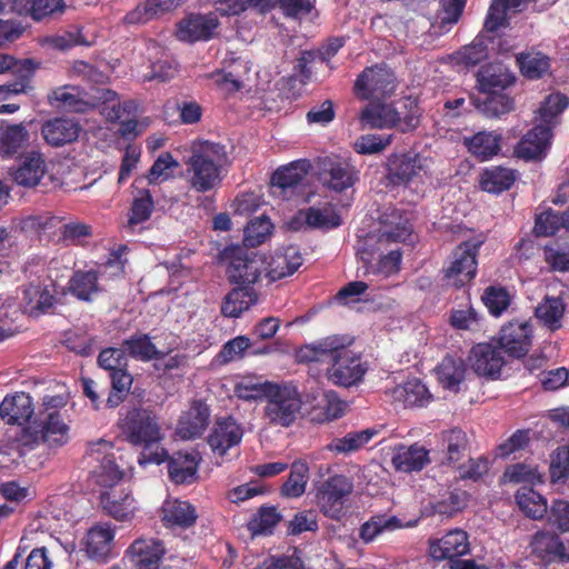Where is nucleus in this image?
<instances>
[{
	"instance_id": "obj_19",
	"label": "nucleus",
	"mask_w": 569,
	"mask_h": 569,
	"mask_svg": "<svg viewBox=\"0 0 569 569\" xmlns=\"http://www.w3.org/2000/svg\"><path fill=\"white\" fill-rule=\"evenodd\" d=\"M439 450L442 453V463L455 466L470 452V438L460 428L443 430L437 436Z\"/></svg>"
},
{
	"instance_id": "obj_50",
	"label": "nucleus",
	"mask_w": 569,
	"mask_h": 569,
	"mask_svg": "<svg viewBox=\"0 0 569 569\" xmlns=\"http://www.w3.org/2000/svg\"><path fill=\"white\" fill-rule=\"evenodd\" d=\"M565 303L561 298L545 297L536 308V317L551 330L559 329L565 313Z\"/></svg>"
},
{
	"instance_id": "obj_61",
	"label": "nucleus",
	"mask_w": 569,
	"mask_h": 569,
	"mask_svg": "<svg viewBox=\"0 0 569 569\" xmlns=\"http://www.w3.org/2000/svg\"><path fill=\"white\" fill-rule=\"evenodd\" d=\"M569 104V100L561 93L549 94L539 108V117L542 124L550 127L552 120L559 116Z\"/></svg>"
},
{
	"instance_id": "obj_58",
	"label": "nucleus",
	"mask_w": 569,
	"mask_h": 569,
	"mask_svg": "<svg viewBox=\"0 0 569 569\" xmlns=\"http://www.w3.org/2000/svg\"><path fill=\"white\" fill-rule=\"evenodd\" d=\"M467 505L466 491H451L447 496L431 503L432 512L451 517L461 511Z\"/></svg>"
},
{
	"instance_id": "obj_51",
	"label": "nucleus",
	"mask_w": 569,
	"mask_h": 569,
	"mask_svg": "<svg viewBox=\"0 0 569 569\" xmlns=\"http://www.w3.org/2000/svg\"><path fill=\"white\" fill-rule=\"evenodd\" d=\"M521 73L528 79H539L548 72L550 59L541 52H522L517 56Z\"/></svg>"
},
{
	"instance_id": "obj_32",
	"label": "nucleus",
	"mask_w": 569,
	"mask_h": 569,
	"mask_svg": "<svg viewBox=\"0 0 569 569\" xmlns=\"http://www.w3.org/2000/svg\"><path fill=\"white\" fill-rule=\"evenodd\" d=\"M80 126L66 118H54L42 126L44 140L53 147H60L76 141L80 133Z\"/></svg>"
},
{
	"instance_id": "obj_27",
	"label": "nucleus",
	"mask_w": 569,
	"mask_h": 569,
	"mask_svg": "<svg viewBox=\"0 0 569 569\" xmlns=\"http://www.w3.org/2000/svg\"><path fill=\"white\" fill-rule=\"evenodd\" d=\"M217 28V18L202 14H191L179 22L177 37L179 40L190 43L209 40Z\"/></svg>"
},
{
	"instance_id": "obj_53",
	"label": "nucleus",
	"mask_w": 569,
	"mask_h": 569,
	"mask_svg": "<svg viewBox=\"0 0 569 569\" xmlns=\"http://www.w3.org/2000/svg\"><path fill=\"white\" fill-rule=\"evenodd\" d=\"M466 0H442V16L431 24V33L436 36L448 32L462 16Z\"/></svg>"
},
{
	"instance_id": "obj_45",
	"label": "nucleus",
	"mask_w": 569,
	"mask_h": 569,
	"mask_svg": "<svg viewBox=\"0 0 569 569\" xmlns=\"http://www.w3.org/2000/svg\"><path fill=\"white\" fill-rule=\"evenodd\" d=\"M401 520L396 516L376 515L360 527L359 537L368 543L375 540L380 533L402 528Z\"/></svg>"
},
{
	"instance_id": "obj_54",
	"label": "nucleus",
	"mask_w": 569,
	"mask_h": 569,
	"mask_svg": "<svg viewBox=\"0 0 569 569\" xmlns=\"http://www.w3.org/2000/svg\"><path fill=\"white\" fill-rule=\"evenodd\" d=\"M376 433L377 431L370 428L349 432L342 438L333 439L328 448L337 453H349L363 447Z\"/></svg>"
},
{
	"instance_id": "obj_59",
	"label": "nucleus",
	"mask_w": 569,
	"mask_h": 569,
	"mask_svg": "<svg viewBox=\"0 0 569 569\" xmlns=\"http://www.w3.org/2000/svg\"><path fill=\"white\" fill-rule=\"evenodd\" d=\"M542 251L551 271L569 272V246L546 244Z\"/></svg>"
},
{
	"instance_id": "obj_48",
	"label": "nucleus",
	"mask_w": 569,
	"mask_h": 569,
	"mask_svg": "<svg viewBox=\"0 0 569 569\" xmlns=\"http://www.w3.org/2000/svg\"><path fill=\"white\" fill-rule=\"evenodd\" d=\"M111 389L106 400V407L116 408L124 401L133 382L127 367H122L110 373Z\"/></svg>"
},
{
	"instance_id": "obj_37",
	"label": "nucleus",
	"mask_w": 569,
	"mask_h": 569,
	"mask_svg": "<svg viewBox=\"0 0 569 569\" xmlns=\"http://www.w3.org/2000/svg\"><path fill=\"white\" fill-rule=\"evenodd\" d=\"M502 137L493 131H480L463 139L468 151L480 160H488L498 154Z\"/></svg>"
},
{
	"instance_id": "obj_52",
	"label": "nucleus",
	"mask_w": 569,
	"mask_h": 569,
	"mask_svg": "<svg viewBox=\"0 0 569 569\" xmlns=\"http://www.w3.org/2000/svg\"><path fill=\"white\" fill-rule=\"evenodd\" d=\"M282 515L274 506H261L251 519V536H269L273 533Z\"/></svg>"
},
{
	"instance_id": "obj_6",
	"label": "nucleus",
	"mask_w": 569,
	"mask_h": 569,
	"mask_svg": "<svg viewBox=\"0 0 569 569\" xmlns=\"http://www.w3.org/2000/svg\"><path fill=\"white\" fill-rule=\"evenodd\" d=\"M227 161L224 146L204 141L192 150L187 161L189 184L197 192H208L221 183L222 167Z\"/></svg>"
},
{
	"instance_id": "obj_3",
	"label": "nucleus",
	"mask_w": 569,
	"mask_h": 569,
	"mask_svg": "<svg viewBox=\"0 0 569 569\" xmlns=\"http://www.w3.org/2000/svg\"><path fill=\"white\" fill-rule=\"evenodd\" d=\"M121 430L126 439L133 446L143 447L138 458L140 466L161 465L167 458V450L159 447L161 428L157 416L146 408H132L121 421Z\"/></svg>"
},
{
	"instance_id": "obj_47",
	"label": "nucleus",
	"mask_w": 569,
	"mask_h": 569,
	"mask_svg": "<svg viewBox=\"0 0 569 569\" xmlns=\"http://www.w3.org/2000/svg\"><path fill=\"white\" fill-rule=\"evenodd\" d=\"M516 180L513 170L503 167H493L485 170L480 184L482 190L492 193H500L511 188Z\"/></svg>"
},
{
	"instance_id": "obj_29",
	"label": "nucleus",
	"mask_w": 569,
	"mask_h": 569,
	"mask_svg": "<svg viewBox=\"0 0 569 569\" xmlns=\"http://www.w3.org/2000/svg\"><path fill=\"white\" fill-rule=\"evenodd\" d=\"M391 462L397 471H420L430 462L429 450L418 443L398 445L393 448Z\"/></svg>"
},
{
	"instance_id": "obj_33",
	"label": "nucleus",
	"mask_w": 569,
	"mask_h": 569,
	"mask_svg": "<svg viewBox=\"0 0 569 569\" xmlns=\"http://www.w3.org/2000/svg\"><path fill=\"white\" fill-rule=\"evenodd\" d=\"M302 256L296 247H288L281 252L270 257L267 268V278L276 281L293 274L302 264Z\"/></svg>"
},
{
	"instance_id": "obj_22",
	"label": "nucleus",
	"mask_w": 569,
	"mask_h": 569,
	"mask_svg": "<svg viewBox=\"0 0 569 569\" xmlns=\"http://www.w3.org/2000/svg\"><path fill=\"white\" fill-rule=\"evenodd\" d=\"M411 234V227L407 219L398 214L397 210L386 213L381 219V227L376 237L377 250L382 251L391 244L406 241Z\"/></svg>"
},
{
	"instance_id": "obj_8",
	"label": "nucleus",
	"mask_w": 569,
	"mask_h": 569,
	"mask_svg": "<svg viewBox=\"0 0 569 569\" xmlns=\"http://www.w3.org/2000/svg\"><path fill=\"white\" fill-rule=\"evenodd\" d=\"M353 492V482L343 475H335L316 487V505L319 511L331 520L345 516L346 502Z\"/></svg>"
},
{
	"instance_id": "obj_39",
	"label": "nucleus",
	"mask_w": 569,
	"mask_h": 569,
	"mask_svg": "<svg viewBox=\"0 0 569 569\" xmlns=\"http://www.w3.org/2000/svg\"><path fill=\"white\" fill-rule=\"evenodd\" d=\"M515 81L513 74L501 66H486L478 72V83L482 92L503 90Z\"/></svg>"
},
{
	"instance_id": "obj_25",
	"label": "nucleus",
	"mask_w": 569,
	"mask_h": 569,
	"mask_svg": "<svg viewBox=\"0 0 569 569\" xmlns=\"http://www.w3.org/2000/svg\"><path fill=\"white\" fill-rule=\"evenodd\" d=\"M114 528L109 522L97 523L91 527L84 539V550L89 558L106 562L112 549Z\"/></svg>"
},
{
	"instance_id": "obj_44",
	"label": "nucleus",
	"mask_w": 569,
	"mask_h": 569,
	"mask_svg": "<svg viewBox=\"0 0 569 569\" xmlns=\"http://www.w3.org/2000/svg\"><path fill=\"white\" fill-rule=\"evenodd\" d=\"M29 131L23 123L10 124L0 133V156L11 157L27 146Z\"/></svg>"
},
{
	"instance_id": "obj_49",
	"label": "nucleus",
	"mask_w": 569,
	"mask_h": 569,
	"mask_svg": "<svg viewBox=\"0 0 569 569\" xmlns=\"http://www.w3.org/2000/svg\"><path fill=\"white\" fill-rule=\"evenodd\" d=\"M309 478V467L303 461H295L288 479L281 487V495L286 498H299L306 491Z\"/></svg>"
},
{
	"instance_id": "obj_16",
	"label": "nucleus",
	"mask_w": 569,
	"mask_h": 569,
	"mask_svg": "<svg viewBox=\"0 0 569 569\" xmlns=\"http://www.w3.org/2000/svg\"><path fill=\"white\" fill-rule=\"evenodd\" d=\"M470 365L473 371L481 377L497 379L505 365L501 348L492 343H478L470 352Z\"/></svg>"
},
{
	"instance_id": "obj_13",
	"label": "nucleus",
	"mask_w": 569,
	"mask_h": 569,
	"mask_svg": "<svg viewBox=\"0 0 569 569\" xmlns=\"http://www.w3.org/2000/svg\"><path fill=\"white\" fill-rule=\"evenodd\" d=\"M67 431L68 426L63 422L60 413L53 411L48 413L46 420L36 428H24L21 440L24 446H33L40 439L61 446L67 439Z\"/></svg>"
},
{
	"instance_id": "obj_15",
	"label": "nucleus",
	"mask_w": 569,
	"mask_h": 569,
	"mask_svg": "<svg viewBox=\"0 0 569 569\" xmlns=\"http://www.w3.org/2000/svg\"><path fill=\"white\" fill-rule=\"evenodd\" d=\"M47 169L43 154L31 150L21 154L17 167L10 169V176L18 186L33 188L40 183Z\"/></svg>"
},
{
	"instance_id": "obj_31",
	"label": "nucleus",
	"mask_w": 569,
	"mask_h": 569,
	"mask_svg": "<svg viewBox=\"0 0 569 569\" xmlns=\"http://www.w3.org/2000/svg\"><path fill=\"white\" fill-rule=\"evenodd\" d=\"M300 220L312 229H333L341 224L342 220L340 214L331 206L323 208L310 207L306 210H300L298 216L291 221L290 226L292 229H298L297 226Z\"/></svg>"
},
{
	"instance_id": "obj_9",
	"label": "nucleus",
	"mask_w": 569,
	"mask_h": 569,
	"mask_svg": "<svg viewBox=\"0 0 569 569\" xmlns=\"http://www.w3.org/2000/svg\"><path fill=\"white\" fill-rule=\"evenodd\" d=\"M397 86L395 72L386 64H376L358 76L353 91L361 100L380 101L390 98Z\"/></svg>"
},
{
	"instance_id": "obj_11",
	"label": "nucleus",
	"mask_w": 569,
	"mask_h": 569,
	"mask_svg": "<svg viewBox=\"0 0 569 569\" xmlns=\"http://www.w3.org/2000/svg\"><path fill=\"white\" fill-rule=\"evenodd\" d=\"M319 178L326 188L342 192L359 180V171L349 160L330 156L319 160Z\"/></svg>"
},
{
	"instance_id": "obj_30",
	"label": "nucleus",
	"mask_w": 569,
	"mask_h": 569,
	"mask_svg": "<svg viewBox=\"0 0 569 569\" xmlns=\"http://www.w3.org/2000/svg\"><path fill=\"white\" fill-rule=\"evenodd\" d=\"M68 291L80 301L91 302L102 291L97 270H76L68 281Z\"/></svg>"
},
{
	"instance_id": "obj_56",
	"label": "nucleus",
	"mask_w": 569,
	"mask_h": 569,
	"mask_svg": "<svg viewBox=\"0 0 569 569\" xmlns=\"http://www.w3.org/2000/svg\"><path fill=\"white\" fill-rule=\"evenodd\" d=\"M307 174V170L298 162L279 168L271 177V183L282 190L296 188Z\"/></svg>"
},
{
	"instance_id": "obj_46",
	"label": "nucleus",
	"mask_w": 569,
	"mask_h": 569,
	"mask_svg": "<svg viewBox=\"0 0 569 569\" xmlns=\"http://www.w3.org/2000/svg\"><path fill=\"white\" fill-rule=\"evenodd\" d=\"M154 209V201L149 189H141L134 197L129 214L127 227L134 231L138 224H141L150 219Z\"/></svg>"
},
{
	"instance_id": "obj_35",
	"label": "nucleus",
	"mask_w": 569,
	"mask_h": 569,
	"mask_svg": "<svg viewBox=\"0 0 569 569\" xmlns=\"http://www.w3.org/2000/svg\"><path fill=\"white\" fill-rule=\"evenodd\" d=\"M395 402L403 407H423L429 403L431 395L427 387L417 378L409 379L391 390Z\"/></svg>"
},
{
	"instance_id": "obj_64",
	"label": "nucleus",
	"mask_w": 569,
	"mask_h": 569,
	"mask_svg": "<svg viewBox=\"0 0 569 569\" xmlns=\"http://www.w3.org/2000/svg\"><path fill=\"white\" fill-rule=\"evenodd\" d=\"M97 362L100 368L109 371V375L116 370L127 367L128 360L124 350L121 348H106L100 351Z\"/></svg>"
},
{
	"instance_id": "obj_38",
	"label": "nucleus",
	"mask_w": 569,
	"mask_h": 569,
	"mask_svg": "<svg viewBox=\"0 0 569 569\" xmlns=\"http://www.w3.org/2000/svg\"><path fill=\"white\" fill-rule=\"evenodd\" d=\"M41 67V62L32 58L16 59L10 63V72L18 77V81L11 84L0 86V93L4 92V98L11 93L24 92L29 87L36 70Z\"/></svg>"
},
{
	"instance_id": "obj_40",
	"label": "nucleus",
	"mask_w": 569,
	"mask_h": 569,
	"mask_svg": "<svg viewBox=\"0 0 569 569\" xmlns=\"http://www.w3.org/2000/svg\"><path fill=\"white\" fill-rule=\"evenodd\" d=\"M124 353L140 361L161 359L163 352L159 351L150 337L146 333H136L121 343Z\"/></svg>"
},
{
	"instance_id": "obj_57",
	"label": "nucleus",
	"mask_w": 569,
	"mask_h": 569,
	"mask_svg": "<svg viewBox=\"0 0 569 569\" xmlns=\"http://www.w3.org/2000/svg\"><path fill=\"white\" fill-rule=\"evenodd\" d=\"M482 301L492 316L499 317L510 306L511 298L506 288L490 286L485 290Z\"/></svg>"
},
{
	"instance_id": "obj_10",
	"label": "nucleus",
	"mask_w": 569,
	"mask_h": 569,
	"mask_svg": "<svg viewBox=\"0 0 569 569\" xmlns=\"http://www.w3.org/2000/svg\"><path fill=\"white\" fill-rule=\"evenodd\" d=\"M431 159L415 152L392 153L387 161V179L396 186H407L429 178Z\"/></svg>"
},
{
	"instance_id": "obj_17",
	"label": "nucleus",
	"mask_w": 569,
	"mask_h": 569,
	"mask_svg": "<svg viewBox=\"0 0 569 569\" xmlns=\"http://www.w3.org/2000/svg\"><path fill=\"white\" fill-rule=\"evenodd\" d=\"M532 341V327L527 321H511L503 326L499 338V348L512 357L528 353Z\"/></svg>"
},
{
	"instance_id": "obj_63",
	"label": "nucleus",
	"mask_w": 569,
	"mask_h": 569,
	"mask_svg": "<svg viewBox=\"0 0 569 569\" xmlns=\"http://www.w3.org/2000/svg\"><path fill=\"white\" fill-rule=\"evenodd\" d=\"M511 11L502 0H492L489 7L483 28L488 32H495L508 22L507 14Z\"/></svg>"
},
{
	"instance_id": "obj_43",
	"label": "nucleus",
	"mask_w": 569,
	"mask_h": 569,
	"mask_svg": "<svg viewBox=\"0 0 569 569\" xmlns=\"http://www.w3.org/2000/svg\"><path fill=\"white\" fill-rule=\"evenodd\" d=\"M516 502L527 517L535 520L542 519L548 511L547 500L529 487L517 490Z\"/></svg>"
},
{
	"instance_id": "obj_5",
	"label": "nucleus",
	"mask_w": 569,
	"mask_h": 569,
	"mask_svg": "<svg viewBox=\"0 0 569 569\" xmlns=\"http://www.w3.org/2000/svg\"><path fill=\"white\" fill-rule=\"evenodd\" d=\"M251 399H266V417L270 422L282 427H289L295 422L302 405L298 388L291 382L251 383Z\"/></svg>"
},
{
	"instance_id": "obj_1",
	"label": "nucleus",
	"mask_w": 569,
	"mask_h": 569,
	"mask_svg": "<svg viewBox=\"0 0 569 569\" xmlns=\"http://www.w3.org/2000/svg\"><path fill=\"white\" fill-rule=\"evenodd\" d=\"M348 337L330 336L316 343L306 345L296 351L299 363H327L328 379L337 386L351 387L360 382L367 372L361 357L350 350Z\"/></svg>"
},
{
	"instance_id": "obj_4",
	"label": "nucleus",
	"mask_w": 569,
	"mask_h": 569,
	"mask_svg": "<svg viewBox=\"0 0 569 569\" xmlns=\"http://www.w3.org/2000/svg\"><path fill=\"white\" fill-rule=\"evenodd\" d=\"M123 472L114 459L104 455L100 471L97 473V483L103 488L99 502L103 513L117 521H130L136 513V499L128 485L122 481Z\"/></svg>"
},
{
	"instance_id": "obj_34",
	"label": "nucleus",
	"mask_w": 569,
	"mask_h": 569,
	"mask_svg": "<svg viewBox=\"0 0 569 569\" xmlns=\"http://www.w3.org/2000/svg\"><path fill=\"white\" fill-rule=\"evenodd\" d=\"M485 97L473 99L476 109L488 119H500L515 110V100L501 91L483 92Z\"/></svg>"
},
{
	"instance_id": "obj_23",
	"label": "nucleus",
	"mask_w": 569,
	"mask_h": 569,
	"mask_svg": "<svg viewBox=\"0 0 569 569\" xmlns=\"http://www.w3.org/2000/svg\"><path fill=\"white\" fill-rule=\"evenodd\" d=\"M34 413L32 398L26 392L7 395L0 403V418L7 425L24 426Z\"/></svg>"
},
{
	"instance_id": "obj_12",
	"label": "nucleus",
	"mask_w": 569,
	"mask_h": 569,
	"mask_svg": "<svg viewBox=\"0 0 569 569\" xmlns=\"http://www.w3.org/2000/svg\"><path fill=\"white\" fill-rule=\"evenodd\" d=\"M480 244V242L465 241L452 251V261L445 269V276L452 280L453 286L461 287L475 278Z\"/></svg>"
},
{
	"instance_id": "obj_60",
	"label": "nucleus",
	"mask_w": 569,
	"mask_h": 569,
	"mask_svg": "<svg viewBox=\"0 0 569 569\" xmlns=\"http://www.w3.org/2000/svg\"><path fill=\"white\" fill-rule=\"evenodd\" d=\"M550 479L553 483H565L569 479V445L559 447L551 456Z\"/></svg>"
},
{
	"instance_id": "obj_26",
	"label": "nucleus",
	"mask_w": 569,
	"mask_h": 569,
	"mask_svg": "<svg viewBox=\"0 0 569 569\" xmlns=\"http://www.w3.org/2000/svg\"><path fill=\"white\" fill-rule=\"evenodd\" d=\"M242 436L241 427L232 417L221 418L216 421L208 443L214 453L224 456L230 448L239 445Z\"/></svg>"
},
{
	"instance_id": "obj_28",
	"label": "nucleus",
	"mask_w": 569,
	"mask_h": 569,
	"mask_svg": "<svg viewBox=\"0 0 569 569\" xmlns=\"http://www.w3.org/2000/svg\"><path fill=\"white\" fill-rule=\"evenodd\" d=\"M200 458L196 452L178 451L169 456L164 461L168 462L169 478L176 485L192 483L197 479V471Z\"/></svg>"
},
{
	"instance_id": "obj_36",
	"label": "nucleus",
	"mask_w": 569,
	"mask_h": 569,
	"mask_svg": "<svg viewBox=\"0 0 569 569\" xmlns=\"http://www.w3.org/2000/svg\"><path fill=\"white\" fill-rule=\"evenodd\" d=\"M197 518L196 508L188 501H166L162 507V522L167 528H189Z\"/></svg>"
},
{
	"instance_id": "obj_7",
	"label": "nucleus",
	"mask_w": 569,
	"mask_h": 569,
	"mask_svg": "<svg viewBox=\"0 0 569 569\" xmlns=\"http://www.w3.org/2000/svg\"><path fill=\"white\" fill-rule=\"evenodd\" d=\"M406 113L395 109L391 104L370 103L360 114V121L369 128H398L402 132L416 129L420 122V108L417 102L410 98L402 101Z\"/></svg>"
},
{
	"instance_id": "obj_42",
	"label": "nucleus",
	"mask_w": 569,
	"mask_h": 569,
	"mask_svg": "<svg viewBox=\"0 0 569 569\" xmlns=\"http://www.w3.org/2000/svg\"><path fill=\"white\" fill-rule=\"evenodd\" d=\"M437 373L443 388L458 391L459 385L465 380L466 365L462 359L448 356L438 366Z\"/></svg>"
},
{
	"instance_id": "obj_18",
	"label": "nucleus",
	"mask_w": 569,
	"mask_h": 569,
	"mask_svg": "<svg viewBox=\"0 0 569 569\" xmlns=\"http://www.w3.org/2000/svg\"><path fill=\"white\" fill-rule=\"evenodd\" d=\"M210 416V408L204 401L192 400L189 409L181 415L178 421V435L184 440L201 437L209 425Z\"/></svg>"
},
{
	"instance_id": "obj_24",
	"label": "nucleus",
	"mask_w": 569,
	"mask_h": 569,
	"mask_svg": "<svg viewBox=\"0 0 569 569\" xmlns=\"http://www.w3.org/2000/svg\"><path fill=\"white\" fill-rule=\"evenodd\" d=\"M530 547L532 555L545 563L569 562V553L560 537L551 531H538L533 535Z\"/></svg>"
},
{
	"instance_id": "obj_20",
	"label": "nucleus",
	"mask_w": 569,
	"mask_h": 569,
	"mask_svg": "<svg viewBox=\"0 0 569 569\" xmlns=\"http://www.w3.org/2000/svg\"><path fill=\"white\" fill-rule=\"evenodd\" d=\"M552 131L545 124H537L518 142L515 153L525 160H538L546 156L551 146Z\"/></svg>"
},
{
	"instance_id": "obj_14",
	"label": "nucleus",
	"mask_w": 569,
	"mask_h": 569,
	"mask_svg": "<svg viewBox=\"0 0 569 569\" xmlns=\"http://www.w3.org/2000/svg\"><path fill=\"white\" fill-rule=\"evenodd\" d=\"M164 555L162 541L143 538L136 539L126 551L132 569H159Z\"/></svg>"
},
{
	"instance_id": "obj_21",
	"label": "nucleus",
	"mask_w": 569,
	"mask_h": 569,
	"mask_svg": "<svg viewBox=\"0 0 569 569\" xmlns=\"http://www.w3.org/2000/svg\"><path fill=\"white\" fill-rule=\"evenodd\" d=\"M470 550L468 535L461 529H455L447 532L442 538L430 540L429 553L435 560L448 559L452 561L456 558L465 556Z\"/></svg>"
},
{
	"instance_id": "obj_41",
	"label": "nucleus",
	"mask_w": 569,
	"mask_h": 569,
	"mask_svg": "<svg viewBox=\"0 0 569 569\" xmlns=\"http://www.w3.org/2000/svg\"><path fill=\"white\" fill-rule=\"evenodd\" d=\"M562 228L569 231V209L563 212L547 209L536 217L533 232L537 237H551Z\"/></svg>"
},
{
	"instance_id": "obj_62",
	"label": "nucleus",
	"mask_w": 569,
	"mask_h": 569,
	"mask_svg": "<svg viewBox=\"0 0 569 569\" xmlns=\"http://www.w3.org/2000/svg\"><path fill=\"white\" fill-rule=\"evenodd\" d=\"M391 134H365L355 142V150L360 154L379 153L391 143Z\"/></svg>"
},
{
	"instance_id": "obj_2",
	"label": "nucleus",
	"mask_w": 569,
	"mask_h": 569,
	"mask_svg": "<svg viewBox=\"0 0 569 569\" xmlns=\"http://www.w3.org/2000/svg\"><path fill=\"white\" fill-rule=\"evenodd\" d=\"M242 244L227 246L219 260L227 263V276L231 283L238 284L224 298L221 313L224 317H239L249 309V220L242 226Z\"/></svg>"
},
{
	"instance_id": "obj_55",
	"label": "nucleus",
	"mask_w": 569,
	"mask_h": 569,
	"mask_svg": "<svg viewBox=\"0 0 569 569\" xmlns=\"http://www.w3.org/2000/svg\"><path fill=\"white\" fill-rule=\"evenodd\" d=\"M48 98L51 104L68 111L81 112L86 107V102L79 98L78 89L71 86L54 89Z\"/></svg>"
}]
</instances>
